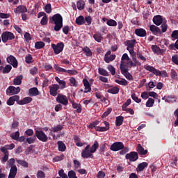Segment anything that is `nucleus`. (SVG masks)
I'll return each instance as SVG.
<instances>
[{"label":"nucleus","instance_id":"obj_1","mask_svg":"<svg viewBox=\"0 0 178 178\" xmlns=\"http://www.w3.org/2000/svg\"><path fill=\"white\" fill-rule=\"evenodd\" d=\"M49 22L51 24H55L54 31H60V29L63 27V17L59 13L50 17Z\"/></svg>","mask_w":178,"mask_h":178},{"label":"nucleus","instance_id":"obj_2","mask_svg":"<svg viewBox=\"0 0 178 178\" xmlns=\"http://www.w3.org/2000/svg\"><path fill=\"white\" fill-rule=\"evenodd\" d=\"M15 40V34L12 32L4 31L1 33V40L3 44H6L8 41Z\"/></svg>","mask_w":178,"mask_h":178},{"label":"nucleus","instance_id":"obj_3","mask_svg":"<svg viewBox=\"0 0 178 178\" xmlns=\"http://www.w3.org/2000/svg\"><path fill=\"white\" fill-rule=\"evenodd\" d=\"M91 145H88L84 149L82 150L81 152V156L82 158H84L85 159H87L88 158H94V154L92 152H91Z\"/></svg>","mask_w":178,"mask_h":178},{"label":"nucleus","instance_id":"obj_4","mask_svg":"<svg viewBox=\"0 0 178 178\" xmlns=\"http://www.w3.org/2000/svg\"><path fill=\"white\" fill-rule=\"evenodd\" d=\"M51 48L54 51L55 55H59L62 51H63V48H65V44L63 42H58L56 44H51Z\"/></svg>","mask_w":178,"mask_h":178},{"label":"nucleus","instance_id":"obj_5","mask_svg":"<svg viewBox=\"0 0 178 178\" xmlns=\"http://www.w3.org/2000/svg\"><path fill=\"white\" fill-rule=\"evenodd\" d=\"M35 134V136L38 138L40 141H42V143H47V141H48V136L43 131L36 130Z\"/></svg>","mask_w":178,"mask_h":178},{"label":"nucleus","instance_id":"obj_6","mask_svg":"<svg viewBox=\"0 0 178 178\" xmlns=\"http://www.w3.org/2000/svg\"><path fill=\"white\" fill-rule=\"evenodd\" d=\"M120 68L122 74H123V76H124V77H126L127 80H129V81L134 80L133 75H131V74L129 72V69L124 67V65H122V64H120Z\"/></svg>","mask_w":178,"mask_h":178},{"label":"nucleus","instance_id":"obj_7","mask_svg":"<svg viewBox=\"0 0 178 178\" xmlns=\"http://www.w3.org/2000/svg\"><path fill=\"white\" fill-rule=\"evenodd\" d=\"M20 92V87L9 86L6 91L7 95H16Z\"/></svg>","mask_w":178,"mask_h":178},{"label":"nucleus","instance_id":"obj_8","mask_svg":"<svg viewBox=\"0 0 178 178\" xmlns=\"http://www.w3.org/2000/svg\"><path fill=\"white\" fill-rule=\"evenodd\" d=\"M123 148H124V145L122 142H115L110 147L111 151L114 152L120 151L121 149H123Z\"/></svg>","mask_w":178,"mask_h":178},{"label":"nucleus","instance_id":"obj_9","mask_svg":"<svg viewBox=\"0 0 178 178\" xmlns=\"http://www.w3.org/2000/svg\"><path fill=\"white\" fill-rule=\"evenodd\" d=\"M56 101L58 104H62V105H64L65 106L69 104V99H67V97L65 95L58 94L56 97Z\"/></svg>","mask_w":178,"mask_h":178},{"label":"nucleus","instance_id":"obj_10","mask_svg":"<svg viewBox=\"0 0 178 178\" xmlns=\"http://www.w3.org/2000/svg\"><path fill=\"white\" fill-rule=\"evenodd\" d=\"M126 159H129L130 162H136L138 159V153L136 152H131L125 156Z\"/></svg>","mask_w":178,"mask_h":178},{"label":"nucleus","instance_id":"obj_11","mask_svg":"<svg viewBox=\"0 0 178 178\" xmlns=\"http://www.w3.org/2000/svg\"><path fill=\"white\" fill-rule=\"evenodd\" d=\"M19 99H20V96L19 95H14L13 97H10L7 101V105H9V106H12V105H15V102H17V104H19Z\"/></svg>","mask_w":178,"mask_h":178},{"label":"nucleus","instance_id":"obj_12","mask_svg":"<svg viewBox=\"0 0 178 178\" xmlns=\"http://www.w3.org/2000/svg\"><path fill=\"white\" fill-rule=\"evenodd\" d=\"M149 30L154 35H161L162 34L161 29L154 24L149 26Z\"/></svg>","mask_w":178,"mask_h":178},{"label":"nucleus","instance_id":"obj_13","mask_svg":"<svg viewBox=\"0 0 178 178\" xmlns=\"http://www.w3.org/2000/svg\"><path fill=\"white\" fill-rule=\"evenodd\" d=\"M7 62L10 65H12V66L15 68L17 67L18 66L17 60L16 59V57L13 56V55H10L7 58Z\"/></svg>","mask_w":178,"mask_h":178},{"label":"nucleus","instance_id":"obj_14","mask_svg":"<svg viewBox=\"0 0 178 178\" xmlns=\"http://www.w3.org/2000/svg\"><path fill=\"white\" fill-rule=\"evenodd\" d=\"M50 88V95L52 97H56L58 95V90L60 88L59 85L53 84L51 86H49Z\"/></svg>","mask_w":178,"mask_h":178},{"label":"nucleus","instance_id":"obj_15","mask_svg":"<svg viewBox=\"0 0 178 178\" xmlns=\"http://www.w3.org/2000/svg\"><path fill=\"white\" fill-rule=\"evenodd\" d=\"M153 23L156 26H161V24L163 23V18H162V15H155L153 17Z\"/></svg>","mask_w":178,"mask_h":178},{"label":"nucleus","instance_id":"obj_16","mask_svg":"<svg viewBox=\"0 0 178 178\" xmlns=\"http://www.w3.org/2000/svg\"><path fill=\"white\" fill-rule=\"evenodd\" d=\"M83 83L85 87V90L83 91L84 94H87L88 92H91V85H90V82L86 79H83Z\"/></svg>","mask_w":178,"mask_h":178},{"label":"nucleus","instance_id":"obj_17","mask_svg":"<svg viewBox=\"0 0 178 178\" xmlns=\"http://www.w3.org/2000/svg\"><path fill=\"white\" fill-rule=\"evenodd\" d=\"M105 127H96V131H100V132H104V131H108L109 130L110 127V124L109 122L104 121V122Z\"/></svg>","mask_w":178,"mask_h":178},{"label":"nucleus","instance_id":"obj_18","mask_svg":"<svg viewBox=\"0 0 178 178\" xmlns=\"http://www.w3.org/2000/svg\"><path fill=\"white\" fill-rule=\"evenodd\" d=\"M135 34L138 37H145L147 35V31L143 28L136 29L135 30Z\"/></svg>","mask_w":178,"mask_h":178},{"label":"nucleus","instance_id":"obj_19","mask_svg":"<svg viewBox=\"0 0 178 178\" xmlns=\"http://www.w3.org/2000/svg\"><path fill=\"white\" fill-rule=\"evenodd\" d=\"M16 175H17V167L13 165V167H10L8 178H15L16 177Z\"/></svg>","mask_w":178,"mask_h":178},{"label":"nucleus","instance_id":"obj_20","mask_svg":"<svg viewBox=\"0 0 178 178\" xmlns=\"http://www.w3.org/2000/svg\"><path fill=\"white\" fill-rule=\"evenodd\" d=\"M136 151L139 155H147V154H148V150L145 149L144 147L141 146V144H138Z\"/></svg>","mask_w":178,"mask_h":178},{"label":"nucleus","instance_id":"obj_21","mask_svg":"<svg viewBox=\"0 0 178 178\" xmlns=\"http://www.w3.org/2000/svg\"><path fill=\"white\" fill-rule=\"evenodd\" d=\"M15 13H26L27 12V7L24 5H20L14 10Z\"/></svg>","mask_w":178,"mask_h":178},{"label":"nucleus","instance_id":"obj_22","mask_svg":"<svg viewBox=\"0 0 178 178\" xmlns=\"http://www.w3.org/2000/svg\"><path fill=\"white\" fill-rule=\"evenodd\" d=\"M33 101V98L30 97H26L23 99L19 100L18 105H26V104H30Z\"/></svg>","mask_w":178,"mask_h":178},{"label":"nucleus","instance_id":"obj_23","mask_svg":"<svg viewBox=\"0 0 178 178\" xmlns=\"http://www.w3.org/2000/svg\"><path fill=\"white\" fill-rule=\"evenodd\" d=\"M125 45L127 47V49L129 50L130 49H134V46L136 45V40L133 39L131 40H127L125 42Z\"/></svg>","mask_w":178,"mask_h":178},{"label":"nucleus","instance_id":"obj_24","mask_svg":"<svg viewBox=\"0 0 178 178\" xmlns=\"http://www.w3.org/2000/svg\"><path fill=\"white\" fill-rule=\"evenodd\" d=\"M13 148H15V144L14 143H11L10 145H4L3 147H1L0 149V151L1 152H9L8 151V149H13Z\"/></svg>","mask_w":178,"mask_h":178},{"label":"nucleus","instance_id":"obj_25","mask_svg":"<svg viewBox=\"0 0 178 178\" xmlns=\"http://www.w3.org/2000/svg\"><path fill=\"white\" fill-rule=\"evenodd\" d=\"M29 95L31 97H37L40 92L38 91V88H32L29 90Z\"/></svg>","mask_w":178,"mask_h":178},{"label":"nucleus","instance_id":"obj_26","mask_svg":"<svg viewBox=\"0 0 178 178\" xmlns=\"http://www.w3.org/2000/svg\"><path fill=\"white\" fill-rule=\"evenodd\" d=\"M72 105L74 109H76L77 113H81V111H83V108H81V104L74 103V102H72Z\"/></svg>","mask_w":178,"mask_h":178},{"label":"nucleus","instance_id":"obj_27","mask_svg":"<svg viewBox=\"0 0 178 178\" xmlns=\"http://www.w3.org/2000/svg\"><path fill=\"white\" fill-rule=\"evenodd\" d=\"M75 23L78 24V26H83V24H85L86 20L84 19V17L83 15H80L76 17Z\"/></svg>","mask_w":178,"mask_h":178},{"label":"nucleus","instance_id":"obj_28","mask_svg":"<svg viewBox=\"0 0 178 178\" xmlns=\"http://www.w3.org/2000/svg\"><path fill=\"white\" fill-rule=\"evenodd\" d=\"M119 91H120V88L118 86H112L110 89L107 90V92L109 94H119Z\"/></svg>","mask_w":178,"mask_h":178},{"label":"nucleus","instance_id":"obj_29","mask_svg":"<svg viewBox=\"0 0 178 178\" xmlns=\"http://www.w3.org/2000/svg\"><path fill=\"white\" fill-rule=\"evenodd\" d=\"M151 48L154 54H156L157 55H159V54L163 52V49H161V48L158 47V45L153 44L152 45Z\"/></svg>","mask_w":178,"mask_h":178},{"label":"nucleus","instance_id":"obj_30","mask_svg":"<svg viewBox=\"0 0 178 178\" xmlns=\"http://www.w3.org/2000/svg\"><path fill=\"white\" fill-rule=\"evenodd\" d=\"M147 166H148V163H147V162L140 163V164H138V165L136 168V171L143 172V170H144V169L145 168H147Z\"/></svg>","mask_w":178,"mask_h":178},{"label":"nucleus","instance_id":"obj_31","mask_svg":"<svg viewBox=\"0 0 178 178\" xmlns=\"http://www.w3.org/2000/svg\"><path fill=\"white\" fill-rule=\"evenodd\" d=\"M115 59H116V55L115 54L110 55V56H104V62L106 63H110V62L115 60Z\"/></svg>","mask_w":178,"mask_h":178},{"label":"nucleus","instance_id":"obj_32","mask_svg":"<svg viewBox=\"0 0 178 178\" xmlns=\"http://www.w3.org/2000/svg\"><path fill=\"white\" fill-rule=\"evenodd\" d=\"M22 80H23V75L17 76L13 81L14 86H20L22 84Z\"/></svg>","mask_w":178,"mask_h":178},{"label":"nucleus","instance_id":"obj_33","mask_svg":"<svg viewBox=\"0 0 178 178\" xmlns=\"http://www.w3.org/2000/svg\"><path fill=\"white\" fill-rule=\"evenodd\" d=\"M57 144L58 146V151H60L61 152H65V151H66V145H65L63 142L58 141Z\"/></svg>","mask_w":178,"mask_h":178},{"label":"nucleus","instance_id":"obj_34","mask_svg":"<svg viewBox=\"0 0 178 178\" xmlns=\"http://www.w3.org/2000/svg\"><path fill=\"white\" fill-rule=\"evenodd\" d=\"M99 147V143H98V141L95 140L94 144L90 148V152H92V154H94L97 151V149H98Z\"/></svg>","mask_w":178,"mask_h":178},{"label":"nucleus","instance_id":"obj_35","mask_svg":"<svg viewBox=\"0 0 178 178\" xmlns=\"http://www.w3.org/2000/svg\"><path fill=\"white\" fill-rule=\"evenodd\" d=\"M120 80H118V79H115V83H117V84H120V86H127V84H129V82H127V81L124 79V78H120Z\"/></svg>","mask_w":178,"mask_h":178},{"label":"nucleus","instance_id":"obj_36","mask_svg":"<svg viewBox=\"0 0 178 178\" xmlns=\"http://www.w3.org/2000/svg\"><path fill=\"white\" fill-rule=\"evenodd\" d=\"M85 6H86V3H84L83 0H79L76 2V6L79 10H83V9H84Z\"/></svg>","mask_w":178,"mask_h":178},{"label":"nucleus","instance_id":"obj_37","mask_svg":"<svg viewBox=\"0 0 178 178\" xmlns=\"http://www.w3.org/2000/svg\"><path fill=\"white\" fill-rule=\"evenodd\" d=\"M95 95L98 99H100L101 102H105V104H108L106 102V99L105 98V97L102 96L100 92H96Z\"/></svg>","mask_w":178,"mask_h":178},{"label":"nucleus","instance_id":"obj_38","mask_svg":"<svg viewBox=\"0 0 178 178\" xmlns=\"http://www.w3.org/2000/svg\"><path fill=\"white\" fill-rule=\"evenodd\" d=\"M107 26H110V27H116L118 26V22L115 19H107L106 22Z\"/></svg>","mask_w":178,"mask_h":178},{"label":"nucleus","instance_id":"obj_39","mask_svg":"<svg viewBox=\"0 0 178 178\" xmlns=\"http://www.w3.org/2000/svg\"><path fill=\"white\" fill-rule=\"evenodd\" d=\"M124 118L123 116H118L115 118V125L116 126H122L123 124Z\"/></svg>","mask_w":178,"mask_h":178},{"label":"nucleus","instance_id":"obj_40","mask_svg":"<svg viewBox=\"0 0 178 178\" xmlns=\"http://www.w3.org/2000/svg\"><path fill=\"white\" fill-rule=\"evenodd\" d=\"M45 47V43L42 41L36 42L35 43V49H41L42 48H44Z\"/></svg>","mask_w":178,"mask_h":178},{"label":"nucleus","instance_id":"obj_41","mask_svg":"<svg viewBox=\"0 0 178 178\" xmlns=\"http://www.w3.org/2000/svg\"><path fill=\"white\" fill-rule=\"evenodd\" d=\"M93 38L97 42H101L104 38L101 33H96L93 35Z\"/></svg>","mask_w":178,"mask_h":178},{"label":"nucleus","instance_id":"obj_42","mask_svg":"<svg viewBox=\"0 0 178 178\" xmlns=\"http://www.w3.org/2000/svg\"><path fill=\"white\" fill-rule=\"evenodd\" d=\"M10 70H12V65H7L3 68V74H8V73H10Z\"/></svg>","mask_w":178,"mask_h":178},{"label":"nucleus","instance_id":"obj_43","mask_svg":"<svg viewBox=\"0 0 178 178\" xmlns=\"http://www.w3.org/2000/svg\"><path fill=\"white\" fill-rule=\"evenodd\" d=\"M154 104H155V100L152 98H149L146 102V106L147 108H152V106H154Z\"/></svg>","mask_w":178,"mask_h":178},{"label":"nucleus","instance_id":"obj_44","mask_svg":"<svg viewBox=\"0 0 178 178\" xmlns=\"http://www.w3.org/2000/svg\"><path fill=\"white\" fill-rule=\"evenodd\" d=\"M54 68L55 69V70H56V72H59L60 73H66L67 70L63 67H59V65L55 64L54 65Z\"/></svg>","mask_w":178,"mask_h":178},{"label":"nucleus","instance_id":"obj_45","mask_svg":"<svg viewBox=\"0 0 178 178\" xmlns=\"http://www.w3.org/2000/svg\"><path fill=\"white\" fill-rule=\"evenodd\" d=\"M165 102H168V103L176 102V98H175V95H168L166 97Z\"/></svg>","mask_w":178,"mask_h":178},{"label":"nucleus","instance_id":"obj_46","mask_svg":"<svg viewBox=\"0 0 178 178\" xmlns=\"http://www.w3.org/2000/svg\"><path fill=\"white\" fill-rule=\"evenodd\" d=\"M98 72L102 76H109V72L104 68L99 67Z\"/></svg>","mask_w":178,"mask_h":178},{"label":"nucleus","instance_id":"obj_47","mask_svg":"<svg viewBox=\"0 0 178 178\" xmlns=\"http://www.w3.org/2000/svg\"><path fill=\"white\" fill-rule=\"evenodd\" d=\"M12 140H15L17 141L19 140V137H20V132L19 131L10 135Z\"/></svg>","mask_w":178,"mask_h":178},{"label":"nucleus","instance_id":"obj_48","mask_svg":"<svg viewBox=\"0 0 178 178\" xmlns=\"http://www.w3.org/2000/svg\"><path fill=\"white\" fill-rule=\"evenodd\" d=\"M83 51L86 53V56H92V51L90 49V47H86L83 49Z\"/></svg>","mask_w":178,"mask_h":178},{"label":"nucleus","instance_id":"obj_49","mask_svg":"<svg viewBox=\"0 0 178 178\" xmlns=\"http://www.w3.org/2000/svg\"><path fill=\"white\" fill-rule=\"evenodd\" d=\"M44 9L46 13H49V14L51 13L52 12V6H51V3L46 4Z\"/></svg>","mask_w":178,"mask_h":178},{"label":"nucleus","instance_id":"obj_50","mask_svg":"<svg viewBox=\"0 0 178 178\" xmlns=\"http://www.w3.org/2000/svg\"><path fill=\"white\" fill-rule=\"evenodd\" d=\"M35 140H37V138L35 137V136H33L32 137L26 138V143H28V144H33L34 141H35Z\"/></svg>","mask_w":178,"mask_h":178},{"label":"nucleus","instance_id":"obj_51","mask_svg":"<svg viewBox=\"0 0 178 178\" xmlns=\"http://www.w3.org/2000/svg\"><path fill=\"white\" fill-rule=\"evenodd\" d=\"M107 69L108 70H109L112 76H115V74H116V71L115 70V67H113V65H108Z\"/></svg>","mask_w":178,"mask_h":178},{"label":"nucleus","instance_id":"obj_52","mask_svg":"<svg viewBox=\"0 0 178 178\" xmlns=\"http://www.w3.org/2000/svg\"><path fill=\"white\" fill-rule=\"evenodd\" d=\"M15 162L16 161L15 160V159L12 158L9 161H8L7 165L8 166H9V168H12L13 166H16V165H15Z\"/></svg>","mask_w":178,"mask_h":178},{"label":"nucleus","instance_id":"obj_53","mask_svg":"<svg viewBox=\"0 0 178 178\" xmlns=\"http://www.w3.org/2000/svg\"><path fill=\"white\" fill-rule=\"evenodd\" d=\"M4 154L2 162H8V159H9V152H2Z\"/></svg>","mask_w":178,"mask_h":178},{"label":"nucleus","instance_id":"obj_54","mask_svg":"<svg viewBox=\"0 0 178 178\" xmlns=\"http://www.w3.org/2000/svg\"><path fill=\"white\" fill-rule=\"evenodd\" d=\"M144 69H145V70H147L148 72H151V73H153L155 70V67L149 65H145Z\"/></svg>","mask_w":178,"mask_h":178},{"label":"nucleus","instance_id":"obj_55","mask_svg":"<svg viewBox=\"0 0 178 178\" xmlns=\"http://www.w3.org/2000/svg\"><path fill=\"white\" fill-rule=\"evenodd\" d=\"M112 112V108H107V110L103 113V115H102V119L106 118V116H108L109 114Z\"/></svg>","mask_w":178,"mask_h":178},{"label":"nucleus","instance_id":"obj_56","mask_svg":"<svg viewBox=\"0 0 178 178\" xmlns=\"http://www.w3.org/2000/svg\"><path fill=\"white\" fill-rule=\"evenodd\" d=\"M29 72H30V74H32V76H35V74L38 73V68H37V67H33L31 68Z\"/></svg>","mask_w":178,"mask_h":178},{"label":"nucleus","instance_id":"obj_57","mask_svg":"<svg viewBox=\"0 0 178 178\" xmlns=\"http://www.w3.org/2000/svg\"><path fill=\"white\" fill-rule=\"evenodd\" d=\"M32 60H33V56H31V54H28L25 57L26 63L30 64V63H31Z\"/></svg>","mask_w":178,"mask_h":178},{"label":"nucleus","instance_id":"obj_58","mask_svg":"<svg viewBox=\"0 0 178 178\" xmlns=\"http://www.w3.org/2000/svg\"><path fill=\"white\" fill-rule=\"evenodd\" d=\"M36 176L38 178H45V172L42 170H38Z\"/></svg>","mask_w":178,"mask_h":178},{"label":"nucleus","instance_id":"obj_59","mask_svg":"<svg viewBox=\"0 0 178 178\" xmlns=\"http://www.w3.org/2000/svg\"><path fill=\"white\" fill-rule=\"evenodd\" d=\"M131 98L137 104H140V102H141V99H138V97L136 95V93L131 95Z\"/></svg>","mask_w":178,"mask_h":178},{"label":"nucleus","instance_id":"obj_60","mask_svg":"<svg viewBox=\"0 0 178 178\" xmlns=\"http://www.w3.org/2000/svg\"><path fill=\"white\" fill-rule=\"evenodd\" d=\"M58 175L60 178H67V175L65 173V171L63 170H60L58 171Z\"/></svg>","mask_w":178,"mask_h":178},{"label":"nucleus","instance_id":"obj_61","mask_svg":"<svg viewBox=\"0 0 178 178\" xmlns=\"http://www.w3.org/2000/svg\"><path fill=\"white\" fill-rule=\"evenodd\" d=\"M68 177L69 178H77V176H76V172L73 170H70L68 172Z\"/></svg>","mask_w":178,"mask_h":178},{"label":"nucleus","instance_id":"obj_62","mask_svg":"<svg viewBox=\"0 0 178 178\" xmlns=\"http://www.w3.org/2000/svg\"><path fill=\"white\" fill-rule=\"evenodd\" d=\"M171 37H172V38H175V40H178V31L175 30V31H172V33L171 34Z\"/></svg>","mask_w":178,"mask_h":178},{"label":"nucleus","instance_id":"obj_63","mask_svg":"<svg viewBox=\"0 0 178 178\" xmlns=\"http://www.w3.org/2000/svg\"><path fill=\"white\" fill-rule=\"evenodd\" d=\"M172 62L175 63V65H178V56L177 55H174L172 56Z\"/></svg>","mask_w":178,"mask_h":178},{"label":"nucleus","instance_id":"obj_64","mask_svg":"<svg viewBox=\"0 0 178 178\" xmlns=\"http://www.w3.org/2000/svg\"><path fill=\"white\" fill-rule=\"evenodd\" d=\"M174 115L177 118V120L175 121V126H178V108L174 112Z\"/></svg>","mask_w":178,"mask_h":178}]
</instances>
